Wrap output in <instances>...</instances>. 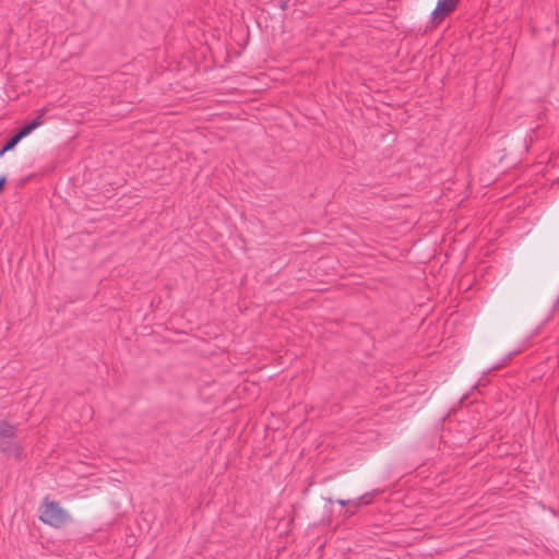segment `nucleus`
I'll return each mask as SVG.
<instances>
[{
	"mask_svg": "<svg viewBox=\"0 0 559 559\" xmlns=\"http://www.w3.org/2000/svg\"><path fill=\"white\" fill-rule=\"evenodd\" d=\"M4 182H5V177H1L0 178V191L2 190V188L4 186Z\"/></svg>",
	"mask_w": 559,
	"mask_h": 559,
	"instance_id": "0eeeda50",
	"label": "nucleus"
},
{
	"mask_svg": "<svg viewBox=\"0 0 559 559\" xmlns=\"http://www.w3.org/2000/svg\"><path fill=\"white\" fill-rule=\"evenodd\" d=\"M288 1H289V0H281V8H282V9H286V8H287V2H288Z\"/></svg>",
	"mask_w": 559,
	"mask_h": 559,
	"instance_id": "423d86ee",
	"label": "nucleus"
},
{
	"mask_svg": "<svg viewBox=\"0 0 559 559\" xmlns=\"http://www.w3.org/2000/svg\"><path fill=\"white\" fill-rule=\"evenodd\" d=\"M39 519L50 526L61 527L71 520V516L58 502L45 499L39 508Z\"/></svg>",
	"mask_w": 559,
	"mask_h": 559,
	"instance_id": "f257e3e1",
	"label": "nucleus"
},
{
	"mask_svg": "<svg viewBox=\"0 0 559 559\" xmlns=\"http://www.w3.org/2000/svg\"><path fill=\"white\" fill-rule=\"evenodd\" d=\"M43 124V116H37L29 123L25 124L20 129V131L12 136L7 144L0 150V156H2L7 151L14 148V146L25 136L31 134L36 128Z\"/></svg>",
	"mask_w": 559,
	"mask_h": 559,
	"instance_id": "7ed1b4c3",
	"label": "nucleus"
},
{
	"mask_svg": "<svg viewBox=\"0 0 559 559\" xmlns=\"http://www.w3.org/2000/svg\"><path fill=\"white\" fill-rule=\"evenodd\" d=\"M0 451L15 459L23 455L22 447L15 441V427L7 421H0Z\"/></svg>",
	"mask_w": 559,
	"mask_h": 559,
	"instance_id": "f03ea898",
	"label": "nucleus"
},
{
	"mask_svg": "<svg viewBox=\"0 0 559 559\" xmlns=\"http://www.w3.org/2000/svg\"><path fill=\"white\" fill-rule=\"evenodd\" d=\"M371 501H372V495L366 493V495L361 496L360 498H358L357 500H348V501L338 500L337 502L342 506L352 504L355 508H357L362 504H369Z\"/></svg>",
	"mask_w": 559,
	"mask_h": 559,
	"instance_id": "39448f33",
	"label": "nucleus"
},
{
	"mask_svg": "<svg viewBox=\"0 0 559 559\" xmlns=\"http://www.w3.org/2000/svg\"><path fill=\"white\" fill-rule=\"evenodd\" d=\"M460 0H438L437 7L431 14V21L435 25L442 22L450 13H452Z\"/></svg>",
	"mask_w": 559,
	"mask_h": 559,
	"instance_id": "20e7f679",
	"label": "nucleus"
}]
</instances>
